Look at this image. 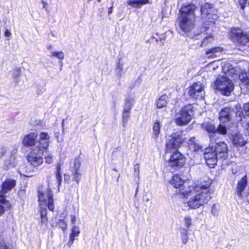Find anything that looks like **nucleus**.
Returning <instances> with one entry per match:
<instances>
[{"instance_id":"nucleus-1","label":"nucleus","mask_w":249,"mask_h":249,"mask_svg":"<svg viewBox=\"0 0 249 249\" xmlns=\"http://www.w3.org/2000/svg\"><path fill=\"white\" fill-rule=\"evenodd\" d=\"M182 132L181 130L174 131L165 144V153H171L169 159L167 160L168 166L175 171L181 169L184 166L186 160L185 155L178 150V148L184 142Z\"/></svg>"},{"instance_id":"nucleus-2","label":"nucleus","mask_w":249,"mask_h":249,"mask_svg":"<svg viewBox=\"0 0 249 249\" xmlns=\"http://www.w3.org/2000/svg\"><path fill=\"white\" fill-rule=\"evenodd\" d=\"M188 191L183 192L182 195L187 198L195 194L187 202L188 207L192 209H197L207 204L211 198L209 186H188Z\"/></svg>"},{"instance_id":"nucleus-3","label":"nucleus","mask_w":249,"mask_h":249,"mask_svg":"<svg viewBox=\"0 0 249 249\" xmlns=\"http://www.w3.org/2000/svg\"><path fill=\"white\" fill-rule=\"evenodd\" d=\"M197 7L195 4H183L179 10L178 18V25L181 30L185 32L190 31L195 23V11Z\"/></svg>"},{"instance_id":"nucleus-4","label":"nucleus","mask_w":249,"mask_h":249,"mask_svg":"<svg viewBox=\"0 0 249 249\" xmlns=\"http://www.w3.org/2000/svg\"><path fill=\"white\" fill-rule=\"evenodd\" d=\"M230 39L236 45L245 47L249 43V31H245L238 27L231 28L229 31Z\"/></svg>"},{"instance_id":"nucleus-5","label":"nucleus","mask_w":249,"mask_h":249,"mask_svg":"<svg viewBox=\"0 0 249 249\" xmlns=\"http://www.w3.org/2000/svg\"><path fill=\"white\" fill-rule=\"evenodd\" d=\"M193 107L192 104H187L182 107L176 113L175 123L178 126H184L188 124L192 119V113Z\"/></svg>"},{"instance_id":"nucleus-6","label":"nucleus","mask_w":249,"mask_h":249,"mask_svg":"<svg viewBox=\"0 0 249 249\" xmlns=\"http://www.w3.org/2000/svg\"><path fill=\"white\" fill-rule=\"evenodd\" d=\"M216 89L225 96H230L234 89V84L227 77H221L215 82Z\"/></svg>"},{"instance_id":"nucleus-7","label":"nucleus","mask_w":249,"mask_h":249,"mask_svg":"<svg viewBox=\"0 0 249 249\" xmlns=\"http://www.w3.org/2000/svg\"><path fill=\"white\" fill-rule=\"evenodd\" d=\"M200 16L204 22L208 23L206 24L208 25L211 23H214V20L216 19L217 15L214 14L213 4L208 2L202 4L200 7Z\"/></svg>"},{"instance_id":"nucleus-8","label":"nucleus","mask_w":249,"mask_h":249,"mask_svg":"<svg viewBox=\"0 0 249 249\" xmlns=\"http://www.w3.org/2000/svg\"><path fill=\"white\" fill-rule=\"evenodd\" d=\"M37 196L39 202L44 203L50 211H54L53 195L50 188H48L44 192L38 190Z\"/></svg>"},{"instance_id":"nucleus-9","label":"nucleus","mask_w":249,"mask_h":249,"mask_svg":"<svg viewBox=\"0 0 249 249\" xmlns=\"http://www.w3.org/2000/svg\"><path fill=\"white\" fill-rule=\"evenodd\" d=\"M188 94L191 98L201 100L204 96V87L200 82H194L188 88Z\"/></svg>"},{"instance_id":"nucleus-10","label":"nucleus","mask_w":249,"mask_h":249,"mask_svg":"<svg viewBox=\"0 0 249 249\" xmlns=\"http://www.w3.org/2000/svg\"><path fill=\"white\" fill-rule=\"evenodd\" d=\"M38 144L36 146L37 152L43 155L49 151L50 145V136L47 132H41L39 134Z\"/></svg>"},{"instance_id":"nucleus-11","label":"nucleus","mask_w":249,"mask_h":249,"mask_svg":"<svg viewBox=\"0 0 249 249\" xmlns=\"http://www.w3.org/2000/svg\"><path fill=\"white\" fill-rule=\"evenodd\" d=\"M217 155L213 151V146H209L205 149L204 158L206 164L210 168H214L217 164Z\"/></svg>"},{"instance_id":"nucleus-12","label":"nucleus","mask_w":249,"mask_h":249,"mask_svg":"<svg viewBox=\"0 0 249 249\" xmlns=\"http://www.w3.org/2000/svg\"><path fill=\"white\" fill-rule=\"evenodd\" d=\"M38 154L32 151L26 156L28 162L34 167H37L43 163V158Z\"/></svg>"},{"instance_id":"nucleus-13","label":"nucleus","mask_w":249,"mask_h":249,"mask_svg":"<svg viewBox=\"0 0 249 249\" xmlns=\"http://www.w3.org/2000/svg\"><path fill=\"white\" fill-rule=\"evenodd\" d=\"M213 147V151L219 158L226 160L228 157V148L227 144L224 142H217Z\"/></svg>"},{"instance_id":"nucleus-14","label":"nucleus","mask_w":249,"mask_h":249,"mask_svg":"<svg viewBox=\"0 0 249 249\" xmlns=\"http://www.w3.org/2000/svg\"><path fill=\"white\" fill-rule=\"evenodd\" d=\"M169 183L175 188H178L180 190L181 194L184 191H187L185 189V184L186 181L183 180L178 174L173 176L169 181Z\"/></svg>"},{"instance_id":"nucleus-15","label":"nucleus","mask_w":249,"mask_h":249,"mask_svg":"<svg viewBox=\"0 0 249 249\" xmlns=\"http://www.w3.org/2000/svg\"><path fill=\"white\" fill-rule=\"evenodd\" d=\"M38 136L37 133L35 132H32L24 135L22 140V144L26 147L35 146Z\"/></svg>"},{"instance_id":"nucleus-16","label":"nucleus","mask_w":249,"mask_h":249,"mask_svg":"<svg viewBox=\"0 0 249 249\" xmlns=\"http://www.w3.org/2000/svg\"><path fill=\"white\" fill-rule=\"evenodd\" d=\"M81 163L80 161L75 159L73 162V170L72 171V180L79 184L82 177L80 172Z\"/></svg>"},{"instance_id":"nucleus-17","label":"nucleus","mask_w":249,"mask_h":249,"mask_svg":"<svg viewBox=\"0 0 249 249\" xmlns=\"http://www.w3.org/2000/svg\"><path fill=\"white\" fill-rule=\"evenodd\" d=\"M17 181L13 178H7L1 184L0 193L4 194L14 188Z\"/></svg>"},{"instance_id":"nucleus-18","label":"nucleus","mask_w":249,"mask_h":249,"mask_svg":"<svg viewBox=\"0 0 249 249\" xmlns=\"http://www.w3.org/2000/svg\"><path fill=\"white\" fill-rule=\"evenodd\" d=\"M231 110V108L229 107H225L221 110L218 117V119L221 122L225 123L230 121Z\"/></svg>"},{"instance_id":"nucleus-19","label":"nucleus","mask_w":249,"mask_h":249,"mask_svg":"<svg viewBox=\"0 0 249 249\" xmlns=\"http://www.w3.org/2000/svg\"><path fill=\"white\" fill-rule=\"evenodd\" d=\"M248 185L247 175L243 177L237 182L236 193L239 198L242 197V193Z\"/></svg>"},{"instance_id":"nucleus-20","label":"nucleus","mask_w":249,"mask_h":249,"mask_svg":"<svg viewBox=\"0 0 249 249\" xmlns=\"http://www.w3.org/2000/svg\"><path fill=\"white\" fill-rule=\"evenodd\" d=\"M81 233L80 229L79 226L73 225L71 229V233L70 234L69 240L67 245L71 247L73 243L76 238Z\"/></svg>"},{"instance_id":"nucleus-21","label":"nucleus","mask_w":249,"mask_h":249,"mask_svg":"<svg viewBox=\"0 0 249 249\" xmlns=\"http://www.w3.org/2000/svg\"><path fill=\"white\" fill-rule=\"evenodd\" d=\"M203 127L208 133L211 141L214 139V137L216 134V127L214 124L210 122H206L203 124Z\"/></svg>"},{"instance_id":"nucleus-22","label":"nucleus","mask_w":249,"mask_h":249,"mask_svg":"<svg viewBox=\"0 0 249 249\" xmlns=\"http://www.w3.org/2000/svg\"><path fill=\"white\" fill-rule=\"evenodd\" d=\"M232 142L236 147L243 146L247 143V141L242 135L238 133H236L232 136Z\"/></svg>"},{"instance_id":"nucleus-23","label":"nucleus","mask_w":249,"mask_h":249,"mask_svg":"<svg viewBox=\"0 0 249 249\" xmlns=\"http://www.w3.org/2000/svg\"><path fill=\"white\" fill-rule=\"evenodd\" d=\"M38 213L40 217L39 222L40 225H47L48 222L47 209L43 207H40L38 210Z\"/></svg>"},{"instance_id":"nucleus-24","label":"nucleus","mask_w":249,"mask_h":249,"mask_svg":"<svg viewBox=\"0 0 249 249\" xmlns=\"http://www.w3.org/2000/svg\"><path fill=\"white\" fill-rule=\"evenodd\" d=\"M161 124L159 120L155 121L153 124L152 137L154 139H158L160 134Z\"/></svg>"},{"instance_id":"nucleus-25","label":"nucleus","mask_w":249,"mask_h":249,"mask_svg":"<svg viewBox=\"0 0 249 249\" xmlns=\"http://www.w3.org/2000/svg\"><path fill=\"white\" fill-rule=\"evenodd\" d=\"M223 51V48L220 47H215L207 50L205 54L208 55L209 57L213 58L217 56V53H221Z\"/></svg>"},{"instance_id":"nucleus-26","label":"nucleus","mask_w":249,"mask_h":249,"mask_svg":"<svg viewBox=\"0 0 249 249\" xmlns=\"http://www.w3.org/2000/svg\"><path fill=\"white\" fill-rule=\"evenodd\" d=\"M167 96L165 94L161 95L156 101V105L158 108H160L166 107L167 104Z\"/></svg>"},{"instance_id":"nucleus-27","label":"nucleus","mask_w":249,"mask_h":249,"mask_svg":"<svg viewBox=\"0 0 249 249\" xmlns=\"http://www.w3.org/2000/svg\"><path fill=\"white\" fill-rule=\"evenodd\" d=\"M55 176L57 180V186L59 188L61 186L62 181L61 175V165L60 163H58L56 165Z\"/></svg>"},{"instance_id":"nucleus-28","label":"nucleus","mask_w":249,"mask_h":249,"mask_svg":"<svg viewBox=\"0 0 249 249\" xmlns=\"http://www.w3.org/2000/svg\"><path fill=\"white\" fill-rule=\"evenodd\" d=\"M134 99L133 98L127 97L124 101V106L123 108L124 110H127L131 111L134 103Z\"/></svg>"},{"instance_id":"nucleus-29","label":"nucleus","mask_w":249,"mask_h":249,"mask_svg":"<svg viewBox=\"0 0 249 249\" xmlns=\"http://www.w3.org/2000/svg\"><path fill=\"white\" fill-rule=\"evenodd\" d=\"M239 79L242 84L245 86H249V78L247 73H242L239 75Z\"/></svg>"},{"instance_id":"nucleus-30","label":"nucleus","mask_w":249,"mask_h":249,"mask_svg":"<svg viewBox=\"0 0 249 249\" xmlns=\"http://www.w3.org/2000/svg\"><path fill=\"white\" fill-rule=\"evenodd\" d=\"M56 225L63 231H65L67 229L68 225L66 221L63 219L58 220Z\"/></svg>"},{"instance_id":"nucleus-31","label":"nucleus","mask_w":249,"mask_h":249,"mask_svg":"<svg viewBox=\"0 0 249 249\" xmlns=\"http://www.w3.org/2000/svg\"><path fill=\"white\" fill-rule=\"evenodd\" d=\"M130 111L123 109L122 114V120L123 123L124 124V125H125L127 122L130 116Z\"/></svg>"},{"instance_id":"nucleus-32","label":"nucleus","mask_w":249,"mask_h":249,"mask_svg":"<svg viewBox=\"0 0 249 249\" xmlns=\"http://www.w3.org/2000/svg\"><path fill=\"white\" fill-rule=\"evenodd\" d=\"M221 135H226L227 134V129L225 126L219 124L217 127H216V133Z\"/></svg>"},{"instance_id":"nucleus-33","label":"nucleus","mask_w":249,"mask_h":249,"mask_svg":"<svg viewBox=\"0 0 249 249\" xmlns=\"http://www.w3.org/2000/svg\"><path fill=\"white\" fill-rule=\"evenodd\" d=\"M248 0H237L236 5L237 7L240 8L243 11H244Z\"/></svg>"},{"instance_id":"nucleus-34","label":"nucleus","mask_w":249,"mask_h":249,"mask_svg":"<svg viewBox=\"0 0 249 249\" xmlns=\"http://www.w3.org/2000/svg\"><path fill=\"white\" fill-rule=\"evenodd\" d=\"M51 56L56 57L61 60L64 58V54L62 51L52 52L51 53Z\"/></svg>"},{"instance_id":"nucleus-35","label":"nucleus","mask_w":249,"mask_h":249,"mask_svg":"<svg viewBox=\"0 0 249 249\" xmlns=\"http://www.w3.org/2000/svg\"><path fill=\"white\" fill-rule=\"evenodd\" d=\"M189 147L190 149H192L194 151H198L201 149V146L193 142L189 143Z\"/></svg>"},{"instance_id":"nucleus-36","label":"nucleus","mask_w":249,"mask_h":249,"mask_svg":"<svg viewBox=\"0 0 249 249\" xmlns=\"http://www.w3.org/2000/svg\"><path fill=\"white\" fill-rule=\"evenodd\" d=\"M44 159L45 162L47 164H50L53 162V155L51 154L45 156Z\"/></svg>"},{"instance_id":"nucleus-37","label":"nucleus","mask_w":249,"mask_h":249,"mask_svg":"<svg viewBox=\"0 0 249 249\" xmlns=\"http://www.w3.org/2000/svg\"><path fill=\"white\" fill-rule=\"evenodd\" d=\"M184 221L186 228H189L190 226L192 225L191 218L189 216H187L184 217Z\"/></svg>"},{"instance_id":"nucleus-38","label":"nucleus","mask_w":249,"mask_h":249,"mask_svg":"<svg viewBox=\"0 0 249 249\" xmlns=\"http://www.w3.org/2000/svg\"><path fill=\"white\" fill-rule=\"evenodd\" d=\"M127 4L130 5L135 8H139V7L136 6L138 5V0H129L127 1Z\"/></svg>"},{"instance_id":"nucleus-39","label":"nucleus","mask_w":249,"mask_h":249,"mask_svg":"<svg viewBox=\"0 0 249 249\" xmlns=\"http://www.w3.org/2000/svg\"><path fill=\"white\" fill-rule=\"evenodd\" d=\"M0 249H13L8 246L5 241H0Z\"/></svg>"},{"instance_id":"nucleus-40","label":"nucleus","mask_w":249,"mask_h":249,"mask_svg":"<svg viewBox=\"0 0 249 249\" xmlns=\"http://www.w3.org/2000/svg\"><path fill=\"white\" fill-rule=\"evenodd\" d=\"M138 5L136 6L139 7V8L141 7L142 5L147 4H150L151 3V1L149 0H138Z\"/></svg>"},{"instance_id":"nucleus-41","label":"nucleus","mask_w":249,"mask_h":249,"mask_svg":"<svg viewBox=\"0 0 249 249\" xmlns=\"http://www.w3.org/2000/svg\"><path fill=\"white\" fill-rule=\"evenodd\" d=\"M138 5L136 6L139 7V8L141 7L142 5L147 4H150L151 3V1L149 0H138Z\"/></svg>"},{"instance_id":"nucleus-42","label":"nucleus","mask_w":249,"mask_h":249,"mask_svg":"<svg viewBox=\"0 0 249 249\" xmlns=\"http://www.w3.org/2000/svg\"><path fill=\"white\" fill-rule=\"evenodd\" d=\"M243 110L246 115L249 117V102L243 105Z\"/></svg>"},{"instance_id":"nucleus-43","label":"nucleus","mask_w":249,"mask_h":249,"mask_svg":"<svg viewBox=\"0 0 249 249\" xmlns=\"http://www.w3.org/2000/svg\"><path fill=\"white\" fill-rule=\"evenodd\" d=\"M1 202L3 204H4L5 206V208L7 210H9L11 208V205L8 200L3 198L1 200Z\"/></svg>"},{"instance_id":"nucleus-44","label":"nucleus","mask_w":249,"mask_h":249,"mask_svg":"<svg viewBox=\"0 0 249 249\" xmlns=\"http://www.w3.org/2000/svg\"><path fill=\"white\" fill-rule=\"evenodd\" d=\"M210 42L209 38L205 37L202 41L201 46L202 47L206 46Z\"/></svg>"},{"instance_id":"nucleus-45","label":"nucleus","mask_w":249,"mask_h":249,"mask_svg":"<svg viewBox=\"0 0 249 249\" xmlns=\"http://www.w3.org/2000/svg\"><path fill=\"white\" fill-rule=\"evenodd\" d=\"M134 172L136 174H139L140 173V165L139 163L134 165Z\"/></svg>"},{"instance_id":"nucleus-46","label":"nucleus","mask_w":249,"mask_h":249,"mask_svg":"<svg viewBox=\"0 0 249 249\" xmlns=\"http://www.w3.org/2000/svg\"><path fill=\"white\" fill-rule=\"evenodd\" d=\"M11 35V32L7 29L5 30L4 32V35L6 37H9Z\"/></svg>"},{"instance_id":"nucleus-47","label":"nucleus","mask_w":249,"mask_h":249,"mask_svg":"<svg viewBox=\"0 0 249 249\" xmlns=\"http://www.w3.org/2000/svg\"><path fill=\"white\" fill-rule=\"evenodd\" d=\"M5 210L4 209V206L1 205H0V216H1L3 213H4Z\"/></svg>"},{"instance_id":"nucleus-48","label":"nucleus","mask_w":249,"mask_h":249,"mask_svg":"<svg viewBox=\"0 0 249 249\" xmlns=\"http://www.w3.org/2000/svg\"><path fill=\"white\" fill-rule=\"evenodd\" d=\"M76 221V216L74 215H71V224H74Z\"/></svg>"},{"instance_id":"nucleus-49","label":"nucleus","mask_w":249,"mask_h":249,"mask_svg":"<svg viewBox=\"0 0 249 249\" xmlns=\"http://www.w3.org/2000/svg\"><path fill=\"white\" fill-rule=\"evenodd\" d=\"M182 241L183 243H186L188 241L187 234H185L184 237L182 238Z\"/></svg>"},{"instance_id":"nucleus-50","label":"nucleus","mask_w":249,"mask_h":249,"mask_svg":"<svg viewBox=\"0 0 249 249\" xmlns=\"http://www.w3.org/2000/svg\"><path fill=\"white\" fill-rule=\"evenodd\" d=\"M112 9H113V6H111V7L108 8V14H110L112 13Z\"/></svg>"},{"instance_id":"nucleus-51","label":"nucleus","mask_w":249,"mask_h":249,"mask_svg":"<svg viewBox=\"0 0 249 249\" xmlns=\"http://www.w3.org/2000/svg\"><path fill=\"white\" fill-rule=\"evenodd\" d=\"M246 130H247V132H248V133H249V122L248 123V124H247Z\"/></svg>"},{"instance_id":"nucleus-52","label":"nucleus","mask_w":249,"mask_h":249,"mask_svg":"<svg viewBox=\"0 0 249 249\" xmlns=\"http://www.w3.org/2000/svg\"><path fill=\"white\" fill-rule=\"evenodd\" d=\"M246 197H247V199L249 203V191L248 192V193L246 195Z\"/></svg>"},{"instance_id":"nucleus-53","label":"nucleus","mask_w":249,"mask_h":249,"mask_svg":"<svg viewBox=\"0 0 249 249\" xmlns=\"http://www.w3.org/2000/svg\"><path fill=\"white\" fill-rule=\"evenodd\" d=\"M20 192H22V193H23L24 194H25V190H20V191H19V192H18V194H19Z\"/></svg>"},{"instance_id":"nucleus-54","label":"nucleus","mask_w":249,"mask_h":249,"mask_svg":"<svg viewBox=\"0 0 249 249\" xmlns=\"http://www.w3.org/2000/svg\"><path fill=\"white\" fill-rule=\"evenodd\" d=\"M47 48H48V49H52V46H51V45L48 46L47 47Z\"/></svg>"},{"instance_id":"nucleus-55","label":"nucleus","mask_w":249,"mask_h":249,"mask_svg":"<svg viewBox=\"0 0 249 249\" xmlns=\"http://www.w3.org/2000/svg\"><path fill=\"white\" fill-rule=\"evenodd\" d=\"M138 186H137V189H136V192H137V191H138Z\"/></svg>"},{"instance_id":"nucleus-56","label":"nucleus","mask_w":249,"mask_h":249,"mask_svg":"<svg viewBox=\"0 0 249 249\" xmlns=\"http://www.w3.org/2000/svg\"><path fill=\"white\" fill-rule=\"evenodd\" d=\"M44 4H46V3L45 2H44Z\"/></svg>"}]
</instances>
